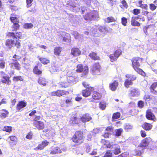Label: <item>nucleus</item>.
I'll return each mask as SVG.
<instances>
[{"instance_id":"1","label":"nucleus","mask_w":157,"mask_h":157,"mask_svg":"<svg viewBox=\"0 0 157 157\" xmlns=\"http://www.w3.org/2000/svg\"><path fill=\"white\" fill-rule=\"evenodd\" d=\"M130 60L132 63V66L134 70L143 76L145 77L146 73L140 67L141 64L144 61V59L139 57H134Z\"/></svg>"},{"instance_id":"2","label":"nucleus","mask_w":157,"mask_h":157,"mask_svg":"<svg viewBox=\"0 0 157 157\" xmlns=\"http://www.w3.org/2000/svg\"><path fill=\"white\" fill-rule=\"evenodd\" d=\"M85 138L83 132L81 130H78L75 132L71 139L73 143L79 145L84 142Z\"/></svg>"},{"instance_id":"3","label":"nucleus","mask_w":157,"mask_h":157,"mask_svg":"<svg viewBox=\"0 0 157 157\" xmlns=\"http://www.w3.org/2000/svg\"><path fill=\"white\" fill-rule=\"evenodd\" d=\"M5 44L6 48L9 49L13 47L17 49H20L21 47V40H19L7 39L5 40Z\"/></svg>"},{"instance_id":"4","label":"nucleus","mask_w":157,"mask_h":157,"mask_svg":"<svg viewBox=\"0 0 157 157\" xmlns=\"http://www.w3.org/2000/svg\"><path fill=\"white\" fill-rule=\"evenodd\" d=\"M125 77L127 78L124 81V86L127 88H129L133 84V81H135L137 79L136 76L134 75L127 74L125 75Z\"/></svg>"},{"instance_id":"5","label":"nucleus","mask_w":157,"mask_h":157,"mask_svg":"<svg viewBox=\"0 0 157 157\" xmlns=\"http://www.w3.org/2000/svg\"><path fill=\"white\" fill-rule=\"evenodd\" d=\"M76 72L83 73L85 75H87L89 71V68L87 66H84L82 64H78L76 66Z\"/></svg>"},{"instance_id":"6","label":"nucleus","mask_w":157,"mask_h":157,"mask_svg":"<svg viewBox=\"0 0 157 157\" xmlns=\"http://www.w3.org/2000/svg\"><path fill=\"white\" fill-rule=\"evenodd\" d=\"M152 142V139L151 137H146L141 140L139 147L145 149Z\"/></svg>"},{"instance_id":"7","label":"nucleus","mask_w":157,"mask_h":157,"mask_svg":"<svg viewBox=\"0 0 157 157\" xmlns=\"http://www.w3.org/2000/svg\"><path fill=\"white\" fill-rule=\"evenodd\" d=\"M101 66L99 62L94 63L92 66L91 72L93 74L99 75L100 74Z\"/></svg>"},{"instance_id":"8","label":"nucleus","mask_w":157,"mask_h":157,"mask_svg":"<svg viewBox=\"0 0 157 157\" xmlns=\"http://www.w3.org/2000/svg\"><path fill=\"white\" fill-rule=\"evenodd\" d=\"M6 36L7 38L13 37L19 40L22 38V33L17 32L14 33L13 32H8L6 33Z\"/></svg>"},{"instance_id":"9","label":"nucleus","mask_w":157,"mask_h":157,"mask_svg":"<svg viewBox=\"0 0 157 157\" xmlns=\"http://www.w3.org/2000/svg\"><path fill=\"white\" fill-rule=\"evenodd\" d=\"M69 94V92L68 91L64 90H58L51 92V95L52 96L60 97Z\"/></svg>"},{"instance_id":"10","label":"nucleus","mask_w":157,"mask_h":157,"mask_svg":"<svg viewBox=\"0 0 157 157\" xmlns=\"http://www.w3.org/2000/svg\"><path fill=\"white\" fill-rule=\"evenodd\" d=\"M122 53L121 51L118 49L114 51L113 53L109 55V57L112 62L116 61Z\"/></svg>"},{"instance_id":"11","label":"nucleus","mask_w":157,"mask_h":157,"mask_svg":"<svg viewBox=\"0 0 157 157\" xmlns=\"http://www.w3.org/2000/svg\"><path fill=\"white\" fill-rule=\"evenodd\" d=\"M142 19L143 21H145V19L144 17L142 18H140L139 16L136 17H132L131 19V24L132 26L139 27L140 26V24L136 21V19Z\"/></svg>"},{"instance_id":"12","label":"nucleus","mask_w":157,"mask_h":157,"mask_svg":"<svg viewBox=\"0 0 157 157\" xmlns=\"http://www.w3.org/2000/svg\"><path fill=\"white\" fill-rule=\"evenodd\" d=\"M13 62L9 64L10 67L14 68L17 71H20L21 68V65L18 62L17 60L16 59H12Z\"/></svg>"},{"instance_id":"13","label":"nucleus","mask_w":157,"mask_h":157,"mask_svg":"<svg viewBox=\"0 0 157 157\" xmlns=\"http://www.w3.org/2000/svg\"><path fill=\"white\" fill-rule=\"evenodd\" d=\"M94 90V87H88L86 89L83 90L82 91V95L84 97H87L90 95L92 91Z\"/></svg>"},{"instance_id":"14","label":"nucleus","mask_w":157,"mask_h":157,"mask_svg":"<svg viewBox=\"0 0 157 157\" xmlns=\"http://www.w3.org/2000/svg\"><path fill=\"white\" fill-rule=\"evenodd\" d=\"M129 94L132 97H137L140 95L139 89L135 87H132L129 90Z\"/></svg>"},{"instance_id":"15","label":"nucleus","mask_w":157,"mask_h":157,"mask_svg":"<svg viewBox=\"0 0 157 157\" xmlns=\"http://www.w3.org/2000/svg\"><path fill=\"white\" fill-rule=\"evenodd\" d=\"M146 118L149 120L155 121L156 118L154 114L152 112L150 109H147L146 113Z\"/></svg>"},{"instance_id":"16","label":"nucleus","mask_w":157,"mask_h":157,"mask_svg":"<svg viewBox=\"0 0 157 157\" xmlns=\"http://www.w3.org/2000/svg\"><path fill=\"white\" fill-rule=\"evenodd\" d=\"M33 126L38 130H41L44 128L45 125L44 123L41 121L33 122Z\"/></svg>"},{"instance_id":"17","label":"nucleus","mask_w":157,"mask_h":157,"mask_svg":"<svg viewBox=\"0 0 157 157\" xmlns=\"http://www.w3.org/2000/svg\"><path fill=\"white\" fill-rule=\"evenodd\" d=\"M10 77L8 75H4L1 77V82L3 84H6L8 86L10 85L11 83V81L10 79Z\"/></svg>"},{"instance_id":"18","label":"nucleus","mask_w":157,"mask_h":157,"mask_svg":"<svg viewBox=\"0 0 157 157\" xmlns=\"http://www.w3.org/2000/svg\"><path fill=\"white\" fill-rule=\"evenodd\" d=\"M27 105V102L23 101H19L18 102L16 106L17 111H19L22 108Z\"/></svg>"},{"instance_id":"19","label":"nucleus","mask_w":157,"mask_h":157,"mask_svg":"<svg viewBox=\"0 0 157 157\" xmlns=\"http://www.w3.org/2000/svg\"><path fill=\"white\" fill-rule=\"evenodd\" d=\"M49 143V142L46 140L43 141L40 144H39L37 147H35L34 149L36 151L42 150L45 147L48 146Z\"/></svg>"},{"instance_id":"20","label":"nucleus","mask_w":157,"mask_h":157,"mask_svg":"<svg viewBox=\"0 0 157 157\" xmlns=\"http://www.w3.org/2000/svg\"><path fill=\"white\" fill-rule=\"evenodd\" d=\"M119 85V82L117 80H114L109 84V88L112 91L116 90Z\"/></svg>"},{"instance_id":"21","label":"nucleus","mask_w":157,"mask_h":157,"mask_svg":"<svg viewBox=\"0 0 157 157\" xmlns=\"http://www.w3.org/2000/svg\"><path fill=\"white\" fill-rule=\"evenodd\" d=\"M71 53L74 56H77L81 54V51L78 48L74 47L71 49Z\"/></svg>"},{"instance_id":"22","label":"nucleus","mask_w":157,"mask_h":157,"mask_svg":"<svg viewBox=\"0 0 157 157\" xmlns=\"http://www.w3.org/2000/svg\"><path fill=\"white\" fill-rule=\"evenodd\" d=\"M92 118L90 114L88 113H85L82 115L80 118V120L83 122H86L90 121Z\"/></svg>"},{"instance_id":"23","label":"nucleus","mask_w":157,"mask_h":157,"mask_svg":"<svg viewBox=\"0 0 157 157\" xmlns=\"http://www.w3.org/2000/svg\"><path fill=\"white\" fill-rule=\"evenodd\" d=\"M9 113L8 110L6 109L0 110V118L2 119H5L7 117Z\"/></svg>"},{"instance_id":"24","label":"nucleus","mask_w":157,"mask_h":157,"mask_svg":"<svg viewBox=\"0 0 157 157\" xmlns=\"http://www.w3.org/2000/svg\"><path fill=\"white\" fill-rule=\"evenodd\" d=\"M141 126L144 130L148 131L151 129L153 125L150 123L145 122Z\"/></svg>"},{"instance_id":"25","label":"nucleus","mask_w":157,"mask_h":157,"mask_svg":"<svg viewBox=\"0 0 157 157\" xmlns=\"http://www.w3.org/2000/svg\"><path fill=\"white\" fill-rule=\"evenodd\" d=\"M157 87V82L153 83L150 87V90L151 92L153 94L157 95V90H156Z\"/></svg>"},{"instance_id":"26","label":"nucleus","mask_w":157,"mask_h":157,"mask_svg":"<svg viewBox=\"0 0 157 157\" xmlns=\"http://www.w3.org/2000/svg\"><path fill=\"white\" fill-rule=\"evenodd\" d=\"M92 98L94 100H99L101 97V93L96 91H94L92 94Z\"/></svg>"},{"instance_id":"27","label":"nucleus","mask_w":157,"mask_h":157,"mask_svg":"<svg viewBox=\"0 0 157 157\" xmlns=\"http://www.w3.org/2000/svg\"><path fill=\"white\" fill-rule=\"evenodd\" d=\"M33 73L36 75H40L42 74V70L38 68L37 65H35L33 68Z\"/></svg>"},{"instance_id":"28","label":"nucleus","mask_w":157,"mask_h":157,"mask_svg":"<svg viewBox=\"0 0 157 157\" xmlns=\"http://www.w3.org/2000/svg\"><path fill=\"white\" fill-rule=\"evenodd\" d=\"M95 17L94 13L90 11L86 13L84 16V17L86 20H91Z\"/></svg>"},{"instance_id":"29","label":"nucleus","mask_w":157,"mask_h":157,"mask_svg":"<svg viewBox=\"0 0 157 157\" xmlns=\"http://www.w3.org/2000/svg\"><path fill=\"white\" fill-rule=\"evenodd\" d=\"M113 146V152L114 155H117L121 153L120 146L118 144H114Z\"/></svg>"},{"instance_id":"30","label":"nucleus","mask_w":157,"mask_h":157,"mask_svg":"<svg viewBox=\"0 0 157 157\" xmlns=\"http://www.w3.org/2000/svg\"><path fill=\"white\" fill-rule=\"evenodd\" d=\"M89 56L93 60H100L101 59L100 57L97 56L96 53L94 52H91L89 55Z\"/></svg>"},{"instance_id":"31","label":"nucleus","mask_w":157,"mask_h":157,"mask_svg":"<svg viewBox=\"0 0 157 157\" xmlns=\"http://www.w3.org/2000/svg\"><path fill=\"white\" fill-rule=\"evenodd\" d=\"M61 151L59 148L58 147H52L51 150L50 154H55L61 153Z\"/></svg>"},{"instance_id":"32","label":"nucleus","mask_w":157,"mask_h":157,"mask_svg":"<svg viewBox=\"0 0 157 157\" xmlns=\"http://www.w3.org/2000/svg\"><path fill=\"white\" fill-rule=\"evenodd\" d=\"M77 119L78 118L76 114L72 115L69 121L70 124H78Z\"/></svg>"},{"instance_id":"33","label":"nucleus","mask_w":157,"mask_h":157,"mask_svg":"<svg viewBox=\"0 0 157 157\" xmlns=\"http://www.w3.org/2000/svg\"><path fill=\"white\" fill-rule=\"evenodd\" d=\"M11 15L12 16L10 17V20L13 24L14 23H19V21L17 17H16V14H14V13H13Z\"/></svg>"},{"instance_id":"34","label":"nucleus","mask_w":157,"mask_h":157,"mask_svg":"<svg viewBox=\"0 0 157 157\" xmlns=\"http://www.w3.org/2000/svg\"><path fill=\"white\" fill-rule=\"evenodd\" d=\"M38 82L40 85L44 86H46L47 82L44 78L40 77L38 79Z\"/></svg>"},{"instance_id":"35","label":"nucleus","mask_w":157,"mask_h":157,"mask_svg":"<svg viewBox=\"0 0 157 157\" xmlns=\"http://www.w3.org/2000/svg\"><path fill=\"white\" fill-rule=\"evenodd\" d=\"M62 49V48L61 47H56L54 49V54L57 56H59L60 54Z\"/></svg>"},{"instance_id":"36","label":"nucleus","mask_w":157,"mask_h":157,"mask_svg":"<svg viewBox=\"0 0 157 157\" xmlns=\"http://www.w3.org/2000/svg\"><path fill=\"white\" fill-rule=\"evenodd\" d=\"M38 59L44 65L48 64L50 62V60L46 58L38 57Z\"/></svg>"},{"instance_id":"37","label":"nucleus","mask_w":157,"mask_h":157,"mask_svg":"<svg viewBox=\"0 0 157 157\" xmlns=\"http://www.w3.org/2000/svg\"><path fill=\"white\" fill-rule=\"evenodd\" d=\"M102 142L104 143V145L105 146V147L107 148H110L113 146L109 141L108 140H103Z\"/></svg>"},{"instance_id":"38","label":"nucleus","mask_w":157,"mask_h":157,"mask_svg":"<svg viewBox=\"0 0 157 157\" xmlns=\"http://www.w3.org/2000/svg\"><path fill=\"white\" fill-rule=\"evenodd\" d=\"M23 80L22 76H14L13 78V80L14 82H18L19 81H22Z\"/></svg>"},{"instance_id":"39","label":"nucleus","mask_w":157,"mask_h":157,"mask_svg":"<svg viewBox=\"0 0 157 157\" xmlns=\"http://www.w3.org/2000/svg\"><path fill=\"white\" fill-rule=\"evenodd\" d=\"M2 130L4 131L10 133L12 131V127L6 125L4 127Z\"/></svg>"},{"instance_id":"40","label":"nucleus","mask_w":157,"mask_h":157,"mask_svg":"<svg viewBox=\"0 0 157 157\" xmlns=\"http://www.w3.org/2000/svg\"><path fill=\"white\" fill-rule=\"evenodd\" d=\"M121 5H120V7L122 9H127L128 6L126 1L125 0H122L121 2Z\"/></svg>"},{"instance_id":"41","label":"nucleus","mask_w":157,"mask_h":157,"mask_svg":"<svg viewBox=\"0 0 157 157\" xmlns=\"http://www.w3.org/2000/svg\"><path fill=\"white\" fill-rule=\"evenodd\" d=\"M121 116V114L120 112H117L113 113L112 117V120L117 119L119 118Z\"/></svg>"},{"instance_id":"42","label":"nucleus","mask_w":157,"mask_h":157,"mask_svg":"<svg viewBox=\"0 0 157 157\" xmlns=\"http://www.w3.org/2000/svg\"><path fill=\"white\" fill-rule=\"evenodd\" d=\"M19 23H14L13 24V25L12 26L13 29V31H16L19 29L20 25H19Z\"/></svg>"},{"instance_id":"43","label":"nucleus","mask_w":157,"mask_h":157,"mask_svg":"<svg viewBox=\"0 0 157 157\" xmlns=\"http://www.w3.org/2000/svg\"><path fill=\"white\" fill-rule=\"evenodd\" d=\"M123 129L121 128L116 129L115 130V136L117 137L121 136V133L123 132Z\"/></svg>"},{"instance_id":"44","label":"nucleus","mask_w":157,"mask_h":157,"mask_svg":"<svg viewBox=\"0 0 157 157\" xmlns=\"http://www.w3.org/2000/svg\"><path fill=\"white\" fill-rule=\"evenodd\" d=\"M67 81L69 83L73 82L75 81V78L72 76H68L67 78Z\"/></svg>"},{"instance_id":"45","label":"nucleus","mask_w":157,"mask_h":157,"mask_svg":"<svg viewBox=\"0 0 157 157\" xmlns=\"http://www.w3.org/2000/svg\"><path fill=\"white\" fill-rule=\"evenodd\" d=\"M23 28L25 29H31L33 27V25L31 23H25L23 25Z\"/></svg>"},{"instance_id":"46","label":"nucleus","mask_w":157,"mask_h":157,"mask_svg":"<svg viewBox=\"0 0 157 157\" xmlns=\"http://www.w3.org/2000/svg\"><path fill=\"white\" fill-rule=\"evenodd\" d=\"M106 22L108 23L114 22L116 21V19H115L112 17H109L106 18Z\"/></svg>"},{"instance_id":"47","label":"nucleus","mask_w":157,"mask_h":157,"mask_svg":"<svg viewBox=\"0 0 157 157\" xmlns=\"http://www.w3.org/2000/svg\"><path fill=\"white\" fill-rule=\"evenodd\" d=\"M128 22L127 19L125 17H123L121 18V23L124 26H126Z\"/></svg>"},{"instance_id":"48","label":"nucleus","mask_w":157,"mask_h":157,"mask_svg":"<svg viewBox=\"0 0 157 157\" xmlns=\"http://www.w3.org/2000/svg\"><path fill=\"white\" fill-rule=\"evenodd\" d=\"M105 103L103 102H100L99 103V107L102 110H104L106 107Z\"/></svg>"},{"instance_id":"49","label":"nucleus","mask_w":157,"mask_h":157,"mask_svg":"<svg viewBox=\"0 0 157 157\" xmlns=\"http://www.w3.org/2000/svg\"><path fill=\"white\" fill-rule=\"evenodd\" d=\"M9 138H10V140L13 142H16L17 140V138L15 136L12 135L10 136L9 137Z\"/></svg>"},{"instance_id":"50","label":"nucleus","mask_w":157,"mask_h":157,"mask_svg":"<svg viewBox=\"0 0 157 157\" xmlns=\"http://www.w3.org/2000/svg\"><path fill=\"white\" fill-rule=\"evenodd\" d=\"M132 128V126L129 124H127L124 127V129L126 131H128L131 129Z\"/></svg>"},{"instance_id":"51","label":"nucleus","mask_w":157,"mask_h":157,"mask_svg":"<svg viewBox=\"0 0 157 157\" xmlns=\"http://www.w3.org/2000/svg\"><path fill=\"white\" fill-rule=\"evenodd\" d=\"M67 98L65 100V103L67 104H71L72 101V98L71 97H67Z\"/></svg>"},{"instance_id":"52","label":"nucleus","mask_w":157,"mask_h":157,"mask_svg":"<svg viewBox=\"0 0 157 157\" xmlns=\"http://www.w3.org/2000/svg\"><path fill=\"white\" fill-rule=\"evenodd\" d=\"M137 105L139 108H142L144 106V103L141 100L139 101L138 102Z\"/></svg>"},{"instance_id":"53","label":"nucleus","mask_w":157,"mask_h":157,"mask_svg":"<svg viewBox=\"0 0 157 157\" xmlns=\"http://www.w3.org/2000/svg\"><path fill=\"white\" fill-rule=\"evenodd\" d=\"M33 1V0H26V6L27 8H29L32 6V3Z\"/></svg>"},{"instance_id":"54","label":"nucleus","mask_w":157,"mask_h":157,"mask_svg":"<svg viewBox=\"0 0 157 157\" xmlns=\"http://www.w3.org/2000/svg\"><path fill=\"white\" fill-rule=\"evenodd\" d=\"M157 6L154 4L151 3L149 4V8L151 11L155 10Z\"/></svg>"},{"instance_id":"55","label":"nucleus","mask_w":157,"mask_h":157,"mask_svg":"<svg viewBox=\"0 0 157 157\" xmlns=\"http://www.w3.org/2000/svg\"><path fill=\"white\" fill-rule=\"evenodd\" d=\"M140 13V10L138 9H134L133 10V13L135 15H137Z\"/></svg>"},{"instance_id":"56","label":"nucleus","mask_w":157,"mask_h":157,"mask_svg":"<svg viewBox=\"0 0 157 157\" xmlns=\"http://www.w3.org/2000/svg\"><path fill=\"white\" fill-rule=\"evenodd\" d=\"M41 117L40 115H35L33 121L34 122H36L39 121V120L41 119Z\"/></svg>"},{"instance_id":"57","label":"nucleus","mask_w":157,"mask_h":157,"mask_svg":"<svg viewBox=\"0 0 157 157\" xmlns=\"http://www.w3.org/2000/svg\"><path fill=\"white\" fill-rule=\"evenodd\" d=\"M112 153L109 151H107L103 157H112Z\"/></svg>"},{"instance_id":"58","label":"nucleus","mask_w":157,"mask_h":157,"mask_svg":"<svg viewBox=\"0 0 157 157\" xmlns=\"http://www.w3.org/2000/svg\"><path fill=\"white\" fill-rule=\"evenodd\" d=\"M140 134L141 136L143 138H144L147 136L146 132L144 130H141L140 131Z\"/></svg>"},{"instance_id":"59","label":"nucleus","mask_w":157,"mask_h":157,"mask_svg":"<svg viewBox=\"0 0 157 157\" xmlns=\"http://www.w3.org/2000/svg\"><path fill=\"white\" fill-rule=\"evenodd\" d=\"M113 127L112 126H108L106 127L105 129V130L108 132H112L113 131Z\"/></svg>"},{"instance_id":"60","label":"nucleus","mask_w":157,"mask_h":157,"mask_svg":"<svg viewBox=\"0 0 157 157\" xmlns=\"http://www.w3.org/2000/svg\"><path fill=\"white\" fill-rule=\"evenodd\" d=\"M60 87L66 88L67 86L66 84L65 83L63 82H60L59 83Z\"/></svg>"},{"instance_id":"61","label":"nucleus","mask_w":157,"mask_h":157,"mask_svg":"<svg viewBox=\"0 0 157 157\" xmlns=\"http://www.w3.org/2000/svg\"><path fill=\"white\" fill-rule=\"evenodd\" d=\"M139 7L143 9H147L148 6L147 4H142L140 5H139Z\"/></svg>"},{"instance_id":"62","label":"nucleus","mask_w":157,"mask_h":157,"mask_svg":"<svg viewBox=\"0 0 157 157\" xmlns=\"http://www.w3.org/2000/svg\"><path fill=\"white\" fill-rule=\"evenodd\" d=\"M33 137V135L32 132H29V133L26 136V138L28 139H32Z\"/></svg>"},{"instance_id":"63","label":"nucleus","mask_w":157,"mask_h":157,"mask_svg":"<svg viewBox=\"0 0 157 157\" xmlns=\"http://www.w3.org/2000/svg\"><path fill=\"white\" fill-rule=\"evenodd\" d=\"M10 8L12 11H15L18 9L17 6L13 5H10Z\"/></svg>"},{"instance_id":"64","label":"nucleus","mask_w":157,"mask_h":157,"mask_svg":"<svg viewBox=\"0 0 157 157\" xmlns=\"http://www.w3.org/2000/svg\"><path fill=\"white\" fill-rule=\"evenodd\" d=\"M111 134L109 132H105L102 135L105 138H109Z\"/></svg>"}]
</instances>
